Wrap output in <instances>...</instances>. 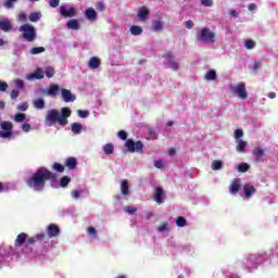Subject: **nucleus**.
Wrapping results in <instances>:
<instances>
[{"instance_id": "nucleus-58", "label": "nucleus", "mask_w": 278, "mask_h": 278, "mask_svg": "<svg viewBox=\"0 0 278 278\" xmlns=\"http://www.w3.org/2000/svg\"><path fill=\"white\" fill-rule=\"evenodd\" d=\"M49 5L50 8H58V5H60V0H50Z\"/></svg>"}, {"instance_id": "nucleus-6", "label": "nucleus", "mask_w": 278, "mask_h": 278, "mask_svg": "<svg viewBox=\"0 0 278 278\" xmlns=\"http://www.w3.org/2000/svg\"><path fill=\"white\" fill-rule=\"evenodd\" d=\"M125 147L129 153H142V149H144L142 141L134 142V139L126 140Z\"/></svg>"}, {"instance_id": "nucleus-12", "label": "nucleus", "mask_w": 278, "mask_h": 278, "mask_svg": "<svg viewBox=\"0 0 278 278\" xmlns=\"http://www.w3.org/2000/svg\"><path fill=\"white\" fill-rule=\"evenodd\" d=\"M230 194H238L240 192V178H236L232 180L231 185L229 186Z\"/></svg>"}, {"instance_id": "nucleus-35", "label": "nucleus", "mask_w": 278, "mask_h": 278, "mask_svg": "<svg viewBox=\"0 0 278 278\" xmlns=\"http://www.w3.org/2000/svg\"><path fill=\"white\" fill-rule=\"evenodd\" d=\"M45 75H46V77L51 79V77H53V75H55V68H53V67H46Z\"/></svg>"}, {"instance_id": "nucleus-63", "label": "nucleus", "mask_w": 278, "mask_h": 278, "mask_svg": "<svg viewBox=\"0 0 278 278\" xmlns=\"http://www.w3.org/2000/svg\"><path fill=\"white\" fill-rule=\"evenodd\" d=\"M22 129H23V131H29V129H31V125H29V124H23V125H22Z\"/></svg>"}, {"instance_id": "nucleus-33", "label": "nucleus", "mask_w": 278, "mask_h": 278, "mask_svg": "<svg viewBox=\"0 0 278 278\" xmlns=\"http://www.w3.org/2000/svg\"><path fill=\"white\" fill-rule=\"evenodd\" d=\"M130 34L132 36H140L142 34V27L136 26V25L131 26L130 27Z\"/></svg>"}, {"instance_id": "nucleus-8", "label": "nucleus", "mask_w": 278, "mask_h": 278, "mask_svg": "<svg viewBox=\"0 0 278 278\" xmlns=\"http://www.w3.org/2000/svg\"><path fill=\"white\" fill-rule=\"evenodd\" d=\"M47 236L49 238H56V236H60V227L55 224H50L47 227Z\"/></svg>"}, {"instance_id": "nucleus-42", "label": "nucleus", "mask_w": 278, "mask_h": 278, "mask_svg": "<svg viewBox=\"0 0 278 278\" xmlns=\"http://www.w3.org/2000/svg\"><path fill=\"white\" fill-rule=\"evenodd\" d=\"M239 173H247L249 170V165L247 163H241L238 165Z\"/></svg>"}, {"instance_id": "nucleus-20", "label": "nucleus", "mask_w": 278, "mask_h": 278, "mask_svg": "<svg viewBox=\"0 0 278 278\" xmlns=\"http://www.w3.org/2000/svg\"><path fill=\"white\" fill-rule=\"evenodd\" d=\"M152 29L153 31H162V29H164V23L162 22V17H159L157 20H154L152 22Z\"/></svg>"}, {"instance_id": "nucleus-51", "label": "nucleus", "mask_w": 278, "mask_h": 278, "mask_svg": "<svg viewBox=\"0 0 278 278\" xmlns=\"http://www.w3.org/2000/svg\"><path fill=\"white\" fill-rule=\"evenodd\" d=\"M157 231H160L161 233L163 231H168V224L163 223L161 226L157 227Z\"/></svg>"}, {"instance_id": "nucleus-39", "label": "nucleus", "mask_w": 278, "mask_h": 278, "mask_svg": "<svg viewBox=\"0 0 278 278\" xmlns=\"http://www.w3.org/2000/svg\"><path fill=\"white\" fill-rule=\"evenodd\" d=\"M124 212H126V214H136V212H138V207L127 205L125 206Z\"/></svg>"}, {"instance_id": "nucleus-53", "label": "nucleus", "mask_w": 278, "mask_h": 278, "mask_svg": "<svg viewBox=\"0 0 278 278\" xmlns=\"http://www.w3.org/2000/svg\"><path fill=\"white\" fill-rule=\"evenodd\" d=\"M17 21H20V23H27V15L25 13H21Z\"/></svg>"}, {"instance_id": "nucleus-64", "label": "nucleus", "mask_w": 278, "mask_h": 278, "mask_svg": "<svg viewBox=\"0 0 278 278\" xmlns=\"http://www.w3.org/2000/svg\"><path fill=\"white\" fill-rule=\"evenodd\" d=\"M36 237H30L27 239V244H36Z\"/></svg>"}, {"instance_id": "nucleus-19", "label": "nucleus", "mask_w": 278, "mask_h": 278, "mask_svg": "<svg viewBox=\"0 0 278 278\" xmlns=\"http://www.w3.org/2000/svg\"><path fill=\"white\" fill-rule=\"evenodd\" d=\"M58 92H60V85L52 84L47 90L48 97H58Z\"/></svg>"}, {"instance_id": "nucleus-24", "label": "nucleus", "mask_w": 278, "mask_h": 278, "mask_svg": "<svg viewBox=\"0 0 278 278\" xmlns=\"http://www.w3.org/2000/svg\"><path fill=\"white\" fill-rule=\"evenodd\" d=\"M253 155L255 157V160H262V157H264V155H266V153L264 152V149L257 147L253 150Z\"/></svg>"}, {"instance_id": "nucleus-27", "label": "nucleus", "mask_w": 278, "mask_h": 278, "mask_svg": "<svg viewBox=\"0 0 278 278\" xmlns=\"http://www.w3.org/2000/svg\"><path fill=\"white\" fill-rule=\"evenodd\" d=\"M216 71L214 70H211L208 72H206L205 76H204V79L206 81H214V79H216Z\"/></svg>"}, {"instance_id": "nucleus-47", "label": "nucleus", "mask_w": 278, "mask_h": 278, "mask_svg": "<svg viewBox=\"0 0 278 278\" xmlns=\"http://www.w3.org/2000/svg\"><path fill=\"white\" fill-rule=\"evenodd\" d=\"M201 3L205 8H212V5H214V0H201Z\"/></svg>"}, {"instance_id": "nucleus-30", "label": "nucleus", "mask_w": 278, "mask_h": 278, "mask_svg": "<svg viewBox=\"0 0 278 278\" xmlns=\"http://www.w3.org/2000/svg\"><path fill=\"white\" fill-rule=\"evenodd\" d=\"M103 151L105 153V155H112L114 153V144L112 143H106L104 147H103Z\"/></svg>"}, {"instance_id": "nucleus-56", "label": "nucleus", "mask_w": 278, "mask_h": 278, "mask_svg": "<svg viewBox=\"0 0 278 278\" xmlns=\"http://www.w3.org/2000/svg\"><path fill=\"white\" fill-rule=\"evenodd\" d=\"M97 8L100 12H105V3L99 1L97 2Z\"/></svg>"}, {"instance_id": "nucleus-61", "label": "nucleus", "mask_w": 278, "mask_h": 278, "mask_svg": "<svg viewBox=\"0 0 278 278\" xmlns=\"http://www.w3.org/2000/svg\"><path fill=\"white\" fill-rule=\"evenodd\" d=\"M154 166L155 168H164V163L162 162V160H157L154 162Z\"/></svg>"}, {"instance_id": "nucleus-40", "label": "nucleus", "mask_w": 278, "mask_h": 278, "mask_svg": "<svg viewBox=\"0 0 278 278\" xmlns=\"http://www.w3.org/2000/svg\"><path fill=\"white\" fill-rule=\"evenodd\" d=\"M52 168L56 172V173H64V165L60 164V163H54Z\"/></svg>"}, {"instance_id": "nucleus-31", "label": "nucleus", "mask_w": 278, "mask_h": 278, "mask_svg": "<svg viewBox=\"0 0 278 278\" xmlns=\"http://www.w3.org/2000/svg\"><path fill=\"white\" fill-rule=\"evenodd\" d=\"M237 151L239 153H244V151H247V141L244 140H239L238 144H237Z\"/></svg>"}, {"instance_id": "nucleus-46", "label": "nucleus", "mask_w": 278, "mask_h": 278, "mask_svg": "<svg viewBox=\"0 0 278 278\" xmlns=\"http://www.w3.org/2000/svg\"><path fill=\"white\" fill-rule=\"evenodd\" d=\"M27 108H29V105H27V102H23L22 104L17 105L18 112H27Z\"/></svg>"}, {"instance_id": "nucleus-4", "label": "nucleus", "mask_w": 278, "mask_h": 278, "mask_svg": "<svg viewBox=\"0 0 278 278\" xmlns=\"http://www.w3.org/2000/svg\"><path fill=\"white\" fill-rule=\"evenodd\" d=\"M20 31L23 33V38L27 42H34L37 38L36 27L31 26V24H24L20 27Z\"/></svg>"}, {"instance_id": "nucleus-60", "label": "nucleus", "mask_w": 278, "mask_h": 278, "mask_svg": "<svg viewBox=\"0 0 278 278\" xmlns=\"http://www.w3.org/2000/svg\"><path fill=\"white\" fill-rule=\"evenodd\" d=\"M47 233H45V232H41V233H38V235H36V240H39V241H42V240H45V238H47Z\"/></svg>"}, {"instance_id": "nucleus-55", "label": "nucleus", "mask_w": 278, "mask_h": 278, "mask_svg": "<svg viewBox=\"0 0 278 278\" xmlns=\"http://www.w3.org/2000/svg\"><path fill=\"white\" fill-rule=\"evenodd\" d=\"M21 94V92L18 91V90H16V89H13L12 91H11V99H18V96Z\"/></svg>"}, {"instance_id": "nucleus-9", "label": "nucleus", "mask_w": 278, "mask_h": 278, "mask_svg": "<svg viewBox=\"0 0 278 278\" xmlns=\"http://www.w3.org/2000/svg\"><path fill=\"white\" fill-rule=\"evenodd\" d=\"M61 94L65 103H72L73 101H75V99H77V97L73 94L68 89H62Z\"/></svg>"}, {"instance_id": "nucleus-48", "label": "nucleus", "mask_w": 278, "mask_h": 278, "mask_svg": "<svg viewBox=\"0 0 278 278\" xmlns=\"http://www.w3.org/2000/svg\"><path fill=\"white\" fill-rule=\"evenodd\" d=\"M87 233L89 235V236H97V229L93 227V226H89L88 228H87Z\"/></svg>"}, {"instance_id": "nucleus-23", "label": "nucleus", "mask_w": 278, "mask_h": 278, "mask_svg": "<svg viewBox=\"0 0 278 278\" xmlns=\"http://www.w3.org/2000/svg\"><path fill=\"white\" fill-rule=\"evenodd\" d=\"M85 16L86 18H88L89 21H97V11H94V9L92 8H88L85 11Z\"/></svg>"}, {"instance_id": "nucleus-34", "label": "nucleus", "mask_w": 278, "mask_h": 278, "mask_svg": "<svg viewBox=\"0 0 278 278\" xmlns=\"http://www.w3.org/2000/svg\"><path fill=\"white\" fill-rule=\"evenodd\" d=\"M176 225L177 227H186V225H188V222L186 220V217L179 216L176 219Z\"/></svg>"}, {"instance_id": "nucleus-25", "label": "nucleus", "mask_w": 278, "mask_h": 278, "mask_svg": "<svg viewBox=\"0 0 278 278\" xmlns=\"http://www.w3.org/2000/svg\"><path fill=\"white\" fill-rule=\"evenodd\" d=\"M41 16L42 14H40V12H33L29 14L28 20L30 21V23H38Z\"/></svg>"}, {"instance_id": "nucleus-7", "label": "nucleus", "mask_w": 278, "mask_h": 278, "mask_svg": "<svg viewBox=\"0 0 278 278\" xmlns=\"http://www.w3.org/2000/svg\"><path fill=\"white\" fill-rule=\"evenodd\" d=\"M1 128L4 130H0V138H10L12 136V128L13 125L11 122H2L1 123Z\"/></svg>"}, {"instance_id": "nucleus-17", "label": "nucleus", "mask_w": 278, "mask_h": 278, "mask_svg": "<svg viewBox=\"0 0 278 278\" xmlns=\"http://www.w3.org/2000/svg\"><path fill=\"white\" fill-rule=\"evenodd\" d=\"M27 241V233L22 232L20 235H17L14 245L15 247H23V244H25V242Z\"/></svg>"}, {"instance_id": "nucleus-15", "label": "nucleus", "mask_w": 278, "mask_h": 278, "mask_svg": "<svg viewBox=\"0 0 278 278\" xmlns=\"http://www.w3.org/2000/svg\"><path fill=\"white\" fill-rule=\"evenodd\" d=\"M62 16H65V18L73 17L75 16V8H70L68 10L65 7H61L60 10Z\"/></svg>"}, {"instance_id": "nucleus-14", "label": "nucleus", "mask_w": 278, "mask_h": 278, "mask_svg": "<svg viewBox=\"0 0 278 278\" xmlns=\"http://www.w3.org/2000/svg\"><path fill=\"white\" fill-rule=\"evenodd\" d=\"M149 14H151V11H149L147 7H141L138 10L137 16L139 21H147V16H149Z\"/></svg>"}, {"instance_id": "nucleus-57", "label": "nucleus", "mask_w": 278, "mask_h": 278, "mask_svg": "<svg viewBox=\"0 0 278 278\" xmlns=\"http://www.w3.org/2000/svg\"><path fill=\"white\" fill-rule=\"evenodd\" d=\"M163 58L167 62H172L174 56H173V54L170 52H166L165 54H163Z\"/></svg>"}, {"instance_id": "nucleus-10", "label": "nucleus", "mask_w": 278, "mask_h": 278, "mask_svg": "<svg viewBox=\"0 0 278 278\" xmlns=\"http://www.w3.org/2000/svg\"><path fill=\"white\" fill-rule=\"evenodd\" d=\"M255 192H257V189L253 185L247 184L243 186V194L247 199H251Z\"/></svg>"}, {"instance_id": "nucleus-43", "label": "nucleus", "mask_w": 278, "mask_h": 278, "mask_svg": "<svg viewBox=\"0 0 278 278\" xmlns=\"http://www.w3.org/2000/svg\"><path fill=\"white\" fill-rule=\"evenodd\" d=\"M242 136H244V130H242V129H240V128H238V129L235 130V138H236L237 140H240V138H242Z\"/></svg>"}, {"instance_id": "nucleus-54", "label": "nucleus", "mask_w": 278, "mask_h": 278, "mask_svg": "<svg viewBox=\"0 0 278 278\" xmlns=\"http://www.w3.org/2000/svg\"><path fill=\"white\" fill-rule=\"evenodd\" d=\"M8 90V83L0 80V92H5Z\"/></svg>"}, {"instance_id": "nucleus-45", "label": "nucleus", "mask_w": 278, "mask_h": 278, "mask_svg": "<svg viewBox=\"0 0 278 278\" xmlns=\"http://www.w3.org/2000/svg\"><path fill=\"white\" fill-rule=\"evenodd\" d=\"M168 64L173 71H177L179 68V63L177 61L172 60Z\"/></svg>"}, {"instance_id": "nucleus-36", "label": "nucleus", "mask_w": 278, "mask_h": 278, "mask_svg": "<svg viewBox=\"0 0 278 278\" xmlns=\"http://www.w3.org/2000/svg\"><path fill=\"white\" fill-rule=\"evenodd\" d=\"M68 184H71V178H68V176H63L60 180L61 188H66Z\"/></svg>"}, {"instance_id": "nucleus-28", "label": "nucleus", "mask_w": 278, "mask_h": 278, "mask_svg": "<svg viewBox=\"0 0 278 278\" xmlns=\"http://www.w3.org/2000/svg\"><path fill=\"white\" fill-rule=\"evenodd\" d=\"M81 129H84V126H81V124H79V123H73L72 124L73 134L79 135V134H81Z\"/></svg>"}, {"instance_id": "nucleus-38", "label": "nucleus", "mask_w": 278, "mask_h": 278, "mask_svg": "<svg viewBox=\"0 0 278 278\" xmlns=\"http://www.w3.org/2000/svg\"><path fill=\"white\" fill-rule=\"evenodd\" d=\"M25 118H26L25 113H17L14 116L15 123H23L25 121Z\"/></svg>"}, {"instance_id": "nucleus-2", "label": "nucleus", "mask_w": 278, "mask_h": 278, "mask_svg": "<svg viewBox=\"0 0 278 278\" xmlns=\"http://www.w3.org/2000/svg\"><path fill=\"white\" fill-rule=\"evenodd\" d=\"M71 114H72V111L67 106L62 108L61 113L55 109L49 110L47 112L46 119H45L46 125L48 127H53V125L58 123V125H61V127H66V125H68V118Z\"/></svg>"}, {"instance_id": "nucleus-21", "label": "nucleus", "mask_w": 278, "mask_h": 278, "mask_svg": "<svg viewBox=\"0 0 278 278\" xmlns=\"http://www.w3.org/2000/svg\"><path fill=\"white\" fill-rule=\"evenodd\" d=\"M121 192L124 197L129 195V181L127 179H123L121 182Z\"/></svg>"}, {"instance_id": "nucleus-49", "label": "nucleus", "mask_w": 278, "mask_h": 278, "mask_svg": "<svg viewBox=\"0 0 278 278\" xmlns=\"http://www.w3.org/2000/svg\"><path fill=\"white\" fill-rule=\"evenodd\" d=\"M15 86L16 88H18L20 90H23L25 88V81L17 79L15 80Z\"/></svg>"}, {"instance_id": "nucleus-59", "label": "nucleus", "mask_w": 278, "mask_h": 278, "mask_svg": "<svg viewBox=\"0 0 278 278\" xmlns=\"http://www.w3.org/2000/svg\"><path fill=\"white\" fill-rule=\"evenodd\" d=\"M72 197L73 199H79V197H81V191L79 190L72 191Z\"/></svg>"}, {"instance_id": "nucleus-16", "label": "nucleus", "mask_w": 278, "mask_h": 278, "mask_svg": "<svg viewBox=\"0 0 278 278\" xmlns=\"http://www.w3.org/2000/svg\"><path fill=\"white\" fill-rule=\"evenodd\" d=\"M88 66H89V68H92V70L99 68V66H101V59H99L97 56L90 58L89 62H88Z\"/></svg>"}, {"instance_id": "nucleus-1", "label": "nucleus", "mask_w": 278, "mask_h": 278, "mask_svg": "<svg viewBox=\"0 0 278 278\" xmlns=\"http://www.w3.org/2000/svg\"><path fill=\"white\" fill-rule=\"evenodd\" d=\"M58 176L47 167H39L36 173L31 174L26 185L28 188H34L36 192H42L45 190V185L47 181H55Z\"/></svg>"}, {"instance_id": "nucleus-44", "label": "nucleus", "mask_w": 278, "mask_h": 278, "mask_svg": "<svg viewBox=\"0 0 278 278\" xmlns=\"http://www.w3.org/2000/svg\"><path fill=\"white\" fill-rule=\"evenodd\" d=\"M16 1H18V0H7L4 2V8H8L9 10L14 8V3H16Z\"/></svg>"}, {"instance_id": "nucleus-52", "label": "nucleus", "mask_w": 278, "mask_h": 278, "mask_svg": "<svg viewBox=\"0 0 278 278\" xmlns=\"http://www.w3.org/2000/svg\"><path fill=\"white\" fill-rule=\"evenodd\" d=\"M77 114L80 118H88V111H81V110H78L77 111Z\"/></svg>"}, {"instance_id": "nucleus-26", "label": "nucleus", "mask_w": 278, "mask_h": 278, "mask_svg": "<svg viewBox=\"0 0 278 278\" xmlns=\"http://www.w3.org/2000/svg\"><path fill=\"white\" fill-rule=\"evenodd\" d=\"M79 27H80L79 21H77V20H70L67 22V28L68 29L77 30V29H79Z\"/></svg>"}, {"instance_id": "nucleus-62", "label": "nucleus", "mask_w": 278, "mask_h": 278, "mask_svg": "<svg viewBox=\"0 0 278 278\" xmlns=\"http://www.w3.org/2000/svg\"><path fill=\"white\" fill-rule=\"evenodd\" d=\"M185 25H186L187 29H192V27H194V22L189 20V21L185 22Z\"/></svg>"}, {"instance_id": "nucleus-50", "label": "nucleus", "mask_w": 278, "mask_h": 278, "mask_svg": "<svg viewBox=\"0 0 278 278\" xmlns=\"http://www.w3.org/2000/svg\"><path fill=\"white\" fill-rule=\"evenodd\" d=\"M117 136H118V138H121V140H127V131H125V130H119L118 132H117Z\"/></svg>"}, {"instance_id": "nucleus-32", "label": "nucleus", "mask_w": 278, "mask_h": 278, "mask_svg": "<svg viewBox=\"0 0 278 278\" xmlns=\"http://www.w3.org/2000/svg\"><path fill=\"white\" fill-rule=\"evenodd\" d=\"M212 170H220L223 168V161L215 160L211 164Z\"/></svg>"}, {"instance_id": "nucleus-22", "label": "nucleus", "mask_w": 278, "mask_h": 278, "mask_svg": "<svg viewBox=\"0 0 278 278\" xmlns=\"http://www.w3.org/2000/svg\"><path fill=\"white\" fill-rule=\"evenodd\" d=\"M0 29L2 31H12V22L10 20L0 21Z\"/></svg>"}, {"instance_id": "nucleus-3", "label": "nucleus", "mask_w": 278, "mask_h": 278, "mask_svg": "<svg viewBox=\"0 0 278 278\" xmlns=\"http://www.w3.org/2000/svg\"><path fill=\"white\" fill-rule=\"evenodd\" d=\"M195 38L198 42H206V43L216 42V35L214 34V31L210 30V28H201L197 33Z\"/></svg>"}, {"instance_id": "nucleus-5", "label": "nucleus", "mask_w": 278, "mask_h": 278, "mask_svg": "<svg viewBox=\"0 0 278 278\" xmlns=\"http://www.w3.org/2000/svg\"><path fill=\"white\" fill-rule=\"evenodd\" d=\"M230 92L231 94H236L242 101H244V99H249V92H247V84L242 81L235 87H231Z\"/></svg>"}, {"instance_id": "nucleus-41", "label": "nucleus", "mask_w": 278, "mask_h": 278, "mask_svg": "<svg viewBox=\"0 0 278 278\" xmlns=\"http://www.w3.org/2000/svg\"><path fill=\"white\" fill-rule=\"evenodd\" d=\"M245 49H255V41L252 39H248L244 42Z\"/></svg>"}, {"instance_id": "nucleus-11", "label": "nucleus", "mask_w": 278, "mask_h": 278, "mask_svg": "<svg viewBox=\"0 0 278 278\" xmlns=\"http://www.w3.org/2000/svg\"><path fill=\"white\" fill-rule=\"evenodd\" d=\"M27 79L29 81L34 79H45V72L42 71V68L38 67L34 73L27 75Z\"/></svg>"}, {"instance_id": "nucleus-37", "label": "nucleus", "mask_w": 278, "mask_h": 278, "mask_svg": "<svg viewBox=\"0 0 278 278\" xmlns=\"http://www.w3.org/2000/svg\"><path fill=\"white\" fill-rule=\"evenodd\" d=\"M31 55H38V53H45V47H35L30 49Z\"/></svg>"}, {"instance_id": "nucleus-13", "label": "nucleus", "mask_w": 278, "mask_h": 278, "mask_svg": "<svg viewBox=\"0 0 278 278\" xmlns=\"http://www.w3.org/2000/svg\"><path fill=\"white\" fill-rule=\"evenodd\" d=\"M64 164L70 170H75V168H77V159L75 156H70L65 160Z\"/></svg>"}, {"instance_id": "nucleus-29", "label": "nucleus", "mask_w": 278, "mask_h": 278, "mask_svg": "<svg viewBox=\"0 0 278 278\" xmlns=\"http://www.w3.org/2000/svg\"><path fill=\"white\" fill-rule=\"evenodd\" d=\"M34 108H36L37 110H45V99L39 98V99L35 100Z\"/></svg>"}, {"instance_id": "nucleus-18", "label": "nucleus", "mask_w": 278, "mask_h": 278, "mask_svg": "<svg viewBox=\"0 0 278 278\" xmlns=\"http://www.w3.org/2000/svg\"><path fill=\"white\" fill-rule=\"evenodd\" d=\"M162 199H164V189H162V187H157L154 192V201L162 204Z\"/></svg>"}]
</instances>
